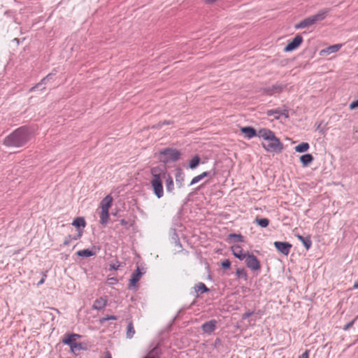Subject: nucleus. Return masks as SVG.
<instances>
[{
  "label": "nucleus",
  "mask_w": 358,
  "mask_h": 358,
  "mask_svg": "<svg viewBox=\"0 0 358 358\" xmlns=\"http://www.w3.org/2000/svg\"><path fill=\"white\" fill-rule=\"evenodd\" d=\"M342 47L341 44H335L331 46H329L328 48L322 50L320 52V55H328L334 52H338L341 48Z\"/></svg>",
  "instance_id": "2eb2a0df"
},
{
  "label": "nucleus",
  "mask_w": 358,
  "mask_h": 358,
  "mask_svg": "<svg viewBox=\"0 0 358 358\" xmlns=\"http://www.w3.org/2000/svg\"><path fill=\"white\" fill-rule=\"evenodd\" d=\"M160 155L166 156V161L176 162L179 159L180 152L176 149L166 148L160 151Z\"/></svg>",
  "instance_id": "0eeeda50"
},
{
  "label": "nucleus",
  "mask_w": 358,
  "mask_h": 358,
  "mask_svg": "<svg viewBox=\"0 0 358 358\" xmlns=\"http://www.w3.org/2000/svg\"><path fill=\"white\" fill-rule=\"evenodd\" d=\"M244 259L248 268H249L252 271H255L260 270V262L254 255L248 253Z\"/></svg>",
  "instance_id": "39448f33"
},
{
  "label": "nucleus",
  "mask_w": 358,
  "mask_h": 358,
  "mask_svg": "<svg viewBox=\"0 0 358 358\" xmlns=\"http://www.w3.org/2000/svg\"><path fill=\"white\" fill-rule=\"evenodd\" d=\"M241 131L245 134V137L248 138H252L255 136H258V133H257L256 130L251 127H241Z\"/></svg>",
  "instance_id": "f3484780"
},
{
  "label": "nucleus",
  "mask_w": 358,
  "mask_h": 358,
  "mask_svg": "<svg viewBox=\"0 0 358 358\" xmlns=\"http://www.w3.org/2000/svg\"><path fill=\"white\" fill-rule=\"evenodd\" d=\"M44 281H45V279H44V278H42V279L38 282V285H42V284L44 282Z\"/></svg>",
  "instance_id": "09e8293b"
},
{
  "label": "nucleus",
  "mask_w": 358,
  "mask_h": 358,
  "mask_svg": "<svg viewBox=\"0 0 358 358\" xmlns=\"http://www.w3.org/2000/svg\"><path fill=\"white\" fill-rule=\"evenodd\" d=\"M285 87H286V85L276 84V85H273L271 87L265 88L264 90L267 94L272 95L275 93L282 92L285 89Z\"/></svg>",
  "instance_id": "f8f14e48"
},
{
  "label": "nucleus",
  "mask_w": 358,
  "mask_h": 358,
  "mask_svg": "<svg viewBox=\"0 0 358 358\" xmlns=\"http://www.w3.org/2000/svg\"><path fill=\"white\" fill-rule=\"evenodd\" d=\"M135 334V330L133 326L132 322H129L127 325V337L128 338H131Z\"/></svg>",
  "instance_id": "7c9ffc66"
},
{
  "label": "nucleus",
  "mask_w": 358,
  "mask_h": 358,
  "mask_svg": "<svg viewBox=\"0 0 358 358\" xmlns=\"http://www.w3.org/2000/svg\"><path fill=\"white\" fill-rule=\"evenodd\" d=\"M171 123H172V122H171V121H164V122H159V123H158V124H157L156 126H155L154 127H155V128H161V127H162L163 125H164V124H171Z\"/></svg>",
  "instance_id": "a19ab883"
},
{
  "label": "nucleus",
  "mask_w": 358,
  "mask_h": 358,
  "mask_svg": "<svg viewBox=\"0 0 358 358\" xmlns=\"http://www.w3.org/2000/svg\"><path fill=\"white\" fill-rule=\"evenodd\" d=\"M39 85H40V83H38V85H36L35 87H34L33 88H31V90H34V89H35V88L38 87Z\"/></svg>",
  "instance_id": "864d4df0"
},
{
  "label": "nucleus",
  "mask_w": 358,
  "mask_h": 358,
  "mask_svg": "<svg viewBox=\"0 0 358 358\" xmlns=\"http://www.w3.org/2000/svg\"><path fill=\"white\" fill-rule=\"evenodd\" d=\"M233 255L240 260H243L247 254L243 253V248L241 245L235 244L231 246Z\"/></svg>",
  "instance_id": "9d476101"
},
{
  "label": "nucleus",
  "mask_w": 358,
  "mask_h": 358,
  "mask_svg": "<svg viewBox=\"0 0 358 358\" xmlns=\"http://www.w3.org/2000/svg\"><path fill=\"white\" fill-rule=\"evenodd\" d=\"M216 324H217L216 320H210V321L204 323L201 326V329L203 332L207 333V334H210L215 329Z\"/></svg>",
  "instance_id": "4468645a"
},
{
  "label": "nucleus",
  "mask_w": 358,
  "mask_h": 358,
  "mask_svg": "<svg viewBox=\"0 0 358 358\" xmlns=\"http://www.w3.org/2000/svg\"><path fill=\"white\" fill-rule=\"evenodd\" d=\"M72 224L78 228V231L80 230V228H85L86 226V222L83 217H78L72 222Z\"/></svg>",
  "instance_id": "aec40b11"
},
{
  "label": "nucleus",
  "mask_w": 358,
  "mask_h": 358,
  "mask_svg": "<svg viewBox=\"0 0 358 358\" xmlns=\"http://www.w3.org/2000/svg\"><path fill=\"white\" fill-rule=\"evenodd\" d=\"M143 358H150V357H143Z\"/></svg>",
  "instance_id": "5fc2aeb1"
},
{
  "label": "nucleus",
  "mask_w": 358,
  "mask_h": 358,
  "mask_svg": "<svg viewBox=\"0 0 358 358\" xmlns=\"http://www.w3.org/2000/svg\"><path fill=\"white\" fill-rule=\"evenodd\" d=\"M231 266V262L229 259H226L222 262V266L224 268H229Z\"/></svg>",
  "instance_id": "58836bf2"
},
{
  "label": "nucleus",
  "mask_w": 358,
  "mask_h": 358,
  "mask_svg": "<svg viewBox=\"0 0 358 358\" xmlns=\"http://www.w3.org/2000/svg\"><path fill=\"white\" fill-rule=\"evenodd\" d=\"M161 354V350L159 347H155L152 350L149 352V353L145 357L150 358H159V355Z\"/></svg>",
  "instance_id": "b1692460"
},
{
  "label": "nucleus",
  "mask_w": 358,
  "mask_h": 358,
  "mask_svg": "<svg viewBox=\"0 0 358 358\" xmlns=\"http://www.w3.org/2000/svg\"><path fill=\"white\" fill-rule=\"evenodd\" d=\"M314 160V157L311 154H305L300 157V162L303 167L308 166Z\"/></svg>",
  "instance_id": "a211bd4d"
},
{
  "label": "nucleus",
  "mask_w": 358,
  "mask_h": 358,
  "mask_svg": "<svg viewBox=\"0 0 358 358\" xmlns=\"http://www.w3.org/2000/svg\"><path fill=\"white\" fill-rule=\"evenodd\" d=\"M349 108L350 110H354V109H356L357 108H358V100L352 101L350 104Z\"/></svg>",
  "instance_id": "ea45409f"
},
{
  "label": "nucleus",
  "mask_w": 358,
  "mask_h": 358,
  "mask_svg": "<svg viewBox=\"0 0 358 358\" xmlns=\"http://www.w3.org/2000/svg\"><path fill=\"white\" fill-rule=\"evenodd\" d=\"M121 224H126V221H125V220H121Z\"/></svg>",
  "instance_id": "603ef678"
},
{
  "label": "nucleus",
  "mask_w": 358,
  "mask_h": 358,
  "mask_svg": "<svg viewBox=\"0 0 358 358\" xmlns=\"http://www.w3.org/2000/svg\"><path fill=\"white\" fill-rule=\"evenodd\" d=\"M116 319H117V318H116V317H115V316H110V317H108L107 318V320H116Z\"/></svg>",
  "instance_id": "3c124183"
},
{
  "label": "nucleus",
  "mask_w": 358,
  "mask_h": 358,
  "mask_svg": "<svg viewBox=\"0 0 358 358\" xmlns=\"http://www.w3.org/2000/svg\"><path fill=\"white\" fill-rule=\"evenodd\" d=\"M256 222L261 227H266L269 224V220L267 218H260V219H256Z\"/></svg>",
  "instance_id": "f704fd0d"
},
{
  "label": "nucleus",
  "mask_w": 358,
  "mask_h": 358,
  "mask_svg": "<svg viewBox=\"0 0 358 358\" xmlns=\"http://www.w3.org/2000/svg\"><path fill=\"white\" fill-rule=\"evenodd\" d=\"M142 274L143 273L141 272L140 268L138 267L136 272L132 274L130 279L129 286L131 287H134L136 286V284L141 279Z\"/></svg>",
  "instance_id": "dca6fc26"
},
{
  "label": "nucleus",
  "mask_w": 358,
  "mask_h": 358,
  "mask_svg": "<svg viewBox=\"0 0 358 358\" xmlns=\"http://www.w3.org/2000/svg\"><path fill=\"white\" fill-rule=\"evenodd\" d=\"M354 289H358V281L356 282L353 285Z\"/></svg>",
  "instance_id": "8fccbe9b"
},
{
  "label": "nucleus",
  "mask_w": 358,
  "mask_h": 358,
  "mask_svg": "<svg viewBox=\"0 0 358 358\" xmlns=\"http://www.w3.org/2000/svg\"><path fill=\"white\" fill-rule=\"evenodd\" d=\"M330 8L321 9L316 14L310 15L296 24L294 25V28L299 29L310 27L317 22L324 20L327 17Z\"/></svg>",
  "instance_id": "7ed1b4c3"
},
{
  "label": "nucleus",
  "mask_w": 358,
  "mask_h": 358,
  "mask_svg": "<svg viewBox=\"0 0 358 358\" xmlns=\"http://www.w3.org/2000/svg\"><path fill=\"white\" fill-rule=\"evenodd\" d=\"M200 162V158L199 156H194L192 160L189 162V166L190 169H195Z\"/></svg>",
  "instance_id": "473e14b6"
},
{
  "label": "nucleus",
  "mask_w": 358,
  "mask_h": 358,
  "mask_svg": "<svg viewBox=\"0 0 358 358\" xmlns=\"http://www.w3.org/2000/svg\"><path fill=\"white\" fill-rule=\"evenodd\" d=\"M110 267H111V268H113L114 270H117L119 268V265L113 264V265H110Z\"/></svg>",
  "instance_id": "49530a36"
},
{
  "label": "nucleus",
  "mask_w": 358,
  "mask_h": 358,
  "mask_svg": "<svg viewBox=\"0 0 358 358\" xmlns=\"http://www.w3.org/2000/svg\"><path fill=\"white\" fill-rule=\"evenodd\" d=\"M117 282V279L116 278H110L108 279V283L110 285H115Z\"/></svg>",
  "instance_id": "37998d69"
},
{
  "label": "nucleus",
  "mask_w": 358,
  "mask_h": 358,
  "mask_svg": "<svg viewBox=\"0 0 358 358\" xmlns=\"http://www.w3.org/2000/svg\"><path fill=\"white\" fill-rule=\"evenodd\" d=\"M358 318V315L353 320H352L351 322H348L347 324H345L343 327V330L344 331H347L348 330L350 327H352L355 323V322L356 321V320Z\"/></svg>",
  "instance_id": "4c0bfd02"
},
{
  "label": "nucleus",
  "mask_w": 358,
  "mask_h": 358,
  "mask_svg": "<svg viewBox=\"0 0 358 358\" xmlns=\"http://www.w3.org/2000/svg\"><path fill=\"white\" fill-rule=\"evenodd\" d=\"M106 300L103 298H100V299H96L94 302L93 308L96 309V310H101L106 306Z\"/></svg>",
  "instance_id": "4be33fe9"
},
{
  "label": "nucleus",
  "mask_w": 358,
  "mask_h": 358,
  "mask_svg": "<svg viewBox=\"0 0 358 358\" xmlns=\"http://www.w3.org/2000/svg\"><path fill=\"white\" fill-rule=\"evenodd\" d=\"M151 175L152 176V178H161L160 173L158 172V170L157 168H152L150 171Z\"/></svg>",
  "instance_id": "e433bc0d"
},
{
  "label": "nucleus",
  "mask_w": 358,
  "mask_h": 358,
  "mask_svg": "<svg viewBox=\"0 0 358 358\" xmlns=\"http://www.w3.org/2000/svg\"><path fill=\"white\" fill-rule=\"evenodd\" d=\"M303 39L301 35H296L291 41L288 42L284 48L285 52H291L300 46Z\"/></svg>",
  "instance_id": "6e6552de"
},
{
  "label": "nucleus",
  "mask_w": 358,
  "mask_h": 358,
  "mask_svg": "<svg viewBox=\"0 0 358 358\" xmlns=\"http://www.w3.org/2000/svg\"><path fill=\"white\" fill-rule=\"evenodd\" d=\"M80 338V336L79 334H67L63 339L62 342L63 343L69 345L71 352L76 353V352L80 351V350L83 349L81 343L76 342L77 338Z\"/></svg>",
  "instance_id": "20e7f679"
},
{
  "label": "nucleus",
  "mask_w": 358,
  "mask_h": 358,
  "mask_svg": "<svg viewBox=\"0 0 358 358\" xmlns=\"http://www.w3.org/2000/svg\"><path fill=\"white\" fill-rule=\"evenodd\" d=\"M194 289H195V292L196 293H200V294H202L204 292H208L209 291V289L207 288L206 285L203 282H199L197 285H196L194 287Z\"/></svg>",
  "instance_id": "bb28decb"
},
{
  "label": "nucleus",
  "mask_w": 358,
  "mask_h": 358,
  "mask_svg": "<svg viewBox=\"0 0 358 358\" xmlns=\"http://www.w3.org/2000/svg\"><path fill=\"white\" fill-rule=\"evenodd\" d=\"M209 173H210L209 172L205 171V172H203L202 173H201L200 175H198V176H195L192 180V181L190 182V185H194V184L197 183L201 180H202L204 177L208 176L209 175Z\"/></svg>",
  "instance_id": "c85d7f7f"
},
{
  "label": "nucleus",
  "mask_w": 358,
  "mask_h": 358,
  "mask_svg": "<svg viewBox=\"0 0 358 358\" xmlns=\"http://www.w3.org/2000/svg\"><path fill=\"white\" fill-rule=\"evenodd\" d=\"M296 238L302 242L306 250H308L312 245V241L310 236L303 237L301 235L296 234Z\"/></svg>",
  "instance_id": "6ab92c4d"
},
{
  "label": "nucleus",
  "mask_w": 358,
  "mask_h": 358,
  "mask_svg": "<svg viewBox=\"0 0 358 358\" xmlns=\"http://www.w3.org/2000/svg\"><path fill=\"white\" fill-rule=\"evenodd\" d=\"M236 274L238 278L247 280L248 274L244 268H237L236 271Z\"/></svg>",
  "instance_id": "72a5a7b5"
},
{
  "label": "nucleus",
  "mask_w": 358,
  "mask_h": 358,
  "mask_svg": "<svg viewBox=\"0 0 358 358\" xmlns=\"http://www.w3.org/2000/svg\"><path fill=\"white\" fill-rule=\"evenodd\" d=\"M51 74H48L45 78H44L42 80H41V83H45V81L48 79L49 77H50Z\"/></svg>",
  "instance_id": "de8ad7c7"
},
{
  "label": "nucleus",
  "mask_w": 358,
  "mask_h": 358,
  "mask_svg": "<svg viewBox=\"0 0 358 358\" xmlns=\"http://www.w3.org/2000/svg\"><path fill=\"white\" fill-rule=\"evenodd\" d=\"M184 180V173L181 171H178L176 174V183L178 185L179 187H181L183 185Z\"/></svg>",
  "instance_id": "cd10ccee"
},
{
  "label": "nucleus",
  "mask_w": 358,
  "mask_h": 358,
  "mask_svg": "<svg viewBox=\"0 0 358 358\" xmlns=\"http://www.w3.org/2000/svg\"><path fill=\"white\" fill-rule=\"evenodd\" d=\"M299 358H308V350H306L305 352H303L300 357Z\"/></svg>",
  "instance_id": "c03bdc74"
},
{
  "label": "nucleus",
  "mask_w": 358,
  "mask_h": 358,
  "mask_svg": "<svg viewBox=\"0 0 358 358\" xmlns=\"http://www.w3.org/2000/svg\"><path fill=\"white\" fill-rule=\"evenodd\" d=\"M228 239L233 240L234 242H243V236L241 234H231L229 235Z\"/></svg>",
  "instance_id": "2f4dec72"
},
{
  "label": "nucleus",
  "mask_w": 358,
  "mask_h": 358,
  "mask_svg": "<svg viewBox=\"0 0 358 358\" xmlns=\"http://www.w3.org/2000/svg\"><path fill=\"white\" fill-rule=\"evenodd\" d=\"M83 235V231L82 230H78V233L77 234V236H75L73 237H72L71 236H69L67 237H66L64 241V245H69L70 244V243L73 241V240H78V238H80Z\"/></svg>",
  "instance_id": "393cba45"
},
{
  "label": "nucleus",
  "mask_w": 358,
  "mask_h": 358,
  "mask_svg": "<svg viewBox=\"0 0 358 358\" xmlns=\"http://www.w3.org/2000/svg\"><path fill=\"white\" fill-rule=\"evenodd\" d=\"M274 245L280 252L285 255H287L289 253L292 248V245L287 242L275 241L274 242Z\"/></svg>",
  "instance_id": "1a4fd4ad"
},
{
  "label": "nucleus",
  "mask_w": 358,
  "mask_h": 358,
  "mask_svg": "<svg viewBox=\"0 0 358 358\" xmlns=\"http://www.w3.org/2000/svg\"><path fill=\"white\" fill-rule=\"evenodd\" d=\"M258 136L264 140V142L262 143V146L267 151L279 152L283 149L282 143L272 131L267 129H262L258 131Z\"/></svg>",
  "instance_id": "f03ea898"
},
{
  "label": "nucleus",
  "mask_w": 358,
  "mask_h": 358,
  "mask_svg": "<svg viewBox=\"0 0 358 358\" xmlns=\"http://www.w3.org/2000/svg\"><path fill=\"white\" fill-rule=\"evenodd\" d=\"M103 358H112L110 353L109 352H106Z\"/></svg>",
  "instance_id": "a18cd8bd"
},
{
  "label": "nucleus",
  "mask_w": 358,
  "mask_h": 358,
  "mask_svg": "<svg viewBox=\"0 0 358 358\" xmlns=\"http://www.w3.org/2000/svg\"><path fill=\"white\" fill-rule=\"evenodd\" d=\"M100 223L103 225H106L109 220V211L101 210L100 213Z\"/></svg>",
  "instance_id": "412c9836"
},
{
  "label": "nucleus",
  "mask_w": 358,
  "mask_h": 358,
  "mask_svg": "<svg viewBox=\"0 0 358 358\" xmlns=\"http://www.w3.org/2000/svg\"><path fill=\"white\" fill-rule=\"evenodd\" d=\"M253 313H254L252 311H247V312H245V313L243 314L242 319H243V320L247 319L248 317H249L251 315H252Z\"/></svg>",
  "instance_id": "79ce46f5"
},
{
  "label": "nucleus",
  "mask_w": 358,
  "mask_h": 358,
  "mask_svg": "<svg viewBox=\"0 0 358 358\" xmlns=\"http://www.w3.org/2000/svg\"><path fill=\"white\" fill-rule=\"evenodd\" d=\"M33 136L34 134L31 128L22 126L6 136L3 144L6 147L19 148L27 145Z\"/></svg>",
  "instance_id": "f257e3e1"
},
{
  "label": "nucleus",
  "mask_w": 358,
  "mask_h": 358,
  "mask_svg": "<svg viewBox=\"0 0 358 358\" xmlns=\"http://www.w3.org/2000/svg\"><path fill=\"white\" fill-rule=\"evenodd\" d=\"M268 116H273L274 119L278 120L282 115L285 117H288V113L287 110H281L280 109L269 110L266 112Z\"/></svg>",
  "instance_id": "ddd939ff"
},
{
  "label": "nucleus",
  "mask_w": 358,
  "mask_h": 358,
  "mask_svg": "<svg viewBox=\"0 0 358 358\" xmlns=\"http://www.w3.org/2000/svg\"><path fill=\"white\" fill-rule=\"evenodd\" d=\"M77 255L79 257H91V256L94 255V252L89 249H85V250H82L78 251Z\"/></svg>",
  "instance_id": "c756f323"
},
{
  "label": "nucleus",
  "mask_w": 358,
  "mask_h": 358,
  "mask_svg": "<svg viewBox=\"0 0 358 358\" xmlns=\"http://www.w3.org/2000/svg\"><path fill=\"white\" fill-rule=\"evenodd\" d=\"M150 185L155 196L160 199L164 196V189L162 178H152L150 180Z\"/></svg>",
  "instance_id": "423d86ee"
},
{
  "label": "nucleus",
  "mask_w": 358,
  "mask_h": 358,
  "mask_svg": "<svg viewBox=\"0 0 358 358\" xmlns=\"http://www.w3.org/2000/svg\"><path fill=\"white\" fill-rule=\"evenodd\" d=\"M166 187L168 192H171L173 189V181L171 176L166 179Z\"/></svg>",
  "instance_id": "c9c22d12"
},
{
  "label": "nucleus",
  "mask_w": 358,
  "mask_h": 358,
  "mask_svg": "<svg viewBox=\"0 0 358 358\" xmlns=\"http://www.w3.org/2000/svg\"><path fill=\"white\" fill-rule=\"evenodd\" d=\"M309 148H310L309 144L308 143L303 142V143H301V144L296 145L294 148V149H295L296 152L302 153V152H305L308 151Z\"/></svg>",
  "instance_id": "a878e982"
},
{
  "label": "nucleus",
  "mask_w": 358,
  "mask_h": 358,
  "mask_svg": "<svg viewBox=\"0 0 358 358\" xmlns=\"http://www.w3.org/2000/svg\"><path fill=\"white\" fill-rule=\"evenodd\" d=\"M113 199L111 195L108 194L101 201L99 208L102 210L109 211V209L112 206Z\"/></svg>",
  "instance_id": "9b49d317"
},
{
  "label": "nucleus",
  "mask_w": 358,
  "mask_h": 358,
  "mask_svg": "<svg viewBox=\"0 0 358 358\" xmlns=\"http://www.w3.org/2000/svg\"><path fill=\"white\" fill-rule=\"evenodd\" d=\"M161 354V350L159 347H155L152 350L149 352V353L145 357L150 358H159V355Z\"/></svg>",
  "instance_id": "5701e85b"
}]
</instances>
